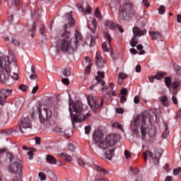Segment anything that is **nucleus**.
Here are the masks:
<instances>
[{
    "label": "nucleus",
    "mask_w": 181,
    "mask_h": 181,
    "mask_svg": "<svg viewBox=\"0 0 181 181\" xmlns=\"http://www.w3.org/2000/svg\"><path fill=\"white\" fill-rule=\"evenodd\" d=\"M46 160L51 165H56V163H57V160H56V158L50 154L47 155Z\"/></svg>",
    "instance_id": "obj_21"
},
{
    "label": "nucleus",
    "mask_w": 181,
    "mask_h": 181,
    "mask_svg": "<svg viewBox=\"0 0 181 181\" xmlns=\"http://www.w3.org/2000/svg\"><path fill=\"white\" fill-rule=\"evenodd\" d=\"M148 135L151 137L153 138L155 135H156V129H151L148 132Z\"/></svg>",
    "instance_id": "obj_37"
},
{
    "label": "nucleus",
    "mask_w": 181,
    "mask_h": 181,
    "mask_svg": "<svg viewBox=\"0 0 181 181\" xmlns=\"http://www.w3.org/2000/svg\"><path fill=\"white\" fill-rule=\"evenodd\" d=\"M136 49L139 50V54H145L146 52L144 50V46L142 45H138Z\"/></svg>",
    "instance_id": "obj_31"
},
{
    "label": "nucleus",
    "mask_w": 181,
    "mask_h": 181,
    "mask_svg": "<svg viewBox=\"0 0 181 181\" xmlns=\"http://www.w3.org/2000/svg\"><path fill=\"white\" fill-rule=\"evenodd\" d=\"M95 16L96 18H98V19H101L102 18L101 13L100 12V8H96V9L95 11Z\"/></svg>",
    "instance_id": "obj_39"
},
{
    "label": "nucleus",
    "mask_w": 181,
    "mask_h": 181,
    "mask_svg": "<svg viewBox=\"0 0 181 181\" xmlns=\"http://www.w3.org/2000/svg\"><path fill=\"white\" fill-rule=\"evenodd\" d=\"M59 156H61V158H63L64 160H66V162L71 163V161L73 160L71 156L67 154V153H62L59 154Z\"/></svg>",
    "instance_id": "obj_22"
},
{
    "label": "nucleus",
    "mask_w": 181,
    "mask_h": 181,
    "mask_svg": "<svg viewBox=\"0 0 181 181\" xmlns=\"http://www.w3.org/2000/svg\"><path fill=\"white\" fill-rule=\"evenodd\" d=\"M37 110L39 112L40 122L41 124H45V122H47V121H49L52 118V110L47 107H44L43 111L42 112V104L38 105Z\"/></svg>",
    "instance_id": "obj_7"
},
{
    "label": "nucleus",
    "mask_w": 181,
    "mask_h": 181,
    "mask_svg": "<svg viewBox=\"0 0 181 181\" xmlns=\"http://www.w3.org/2000/svg\"><path fill=\"white\" fill-rule=\"evenodd\" d=\"M181 172V168H176L173 170V174L176 176L177 175H179V173Z\"/></svg>",
    "instance_id": "obj_62"
},
{
    "label": "nucleus",
    "mask_w": 181,
    "mask_h": 181,
    "mask_svg": "<svg viewBox=\"0 0 181 181\" xmlns=\"http://www.w3.org/2000/svg\"><path fill=\"white\" fill-rule=\"evenodd\" d=\"M11 94H12V90L11 89L0 90V105H5L6 100Z\"/></svg>",
    "instance_id": "obj_13"
},
{
    "label": "nucleus",
    "mask_w": 181,
    "mask_h": 181,
    "mask_svg": "<svg viewBox=\"0 0 181 181\" xmlns=\"http://www.w3.org/2000/svg\"><path fill=\"white\" fill-rule=\"evenodd\" d=\"M124 156L126 159H129V158H131V152H129L128 150H125Z\"/></svg>",
    "instance_id": "obj_54"
},
{
    "label": "nucleus",
    "mask_w": 181,
    "mask_h": 181,
    "mask_svg": "<svg viewBox=\"0 0 181 181\" xmlns=\"http://www.w3.org/2000/svg\"><path fill=\"white\" fill-rule=\"evenodd\" d=\"M90 47H92V46H95V38H94V36L90 35Z\"/></svg>",
    "instance_id": "obj_46"
},
{
    "label": "nucleus",
    "mask_w": 181,
    "mask_h": 181,
    "mask_svg": "<svg viewBox=\"0 0 181 181\" xmlns=\"http://www.w3.org/2000/svg\"><path fill=\"white\" fill-rule=\"evenodd\" d=\"M45 32H46V26H45V25H42L40 29V35H42V36H44Z\"/></svg>",
    "instance_id": "obj_47"
},
{
    "label": "nucleus",
    "mask_w": 181,
    "mask_h": 181,
    "mask_svg": "<svg viewBox=\"0 0 181 181\" xmlns=\"http://www.w3.org/2000/svg\"><path fill=\"white\" fill-rule=\"evenodd\" d=\"M15 6H21L22 5V0H14Z\"/></svg>",
    "instance_id": "obj_57"
},
{
    "label": "nucleus",
    "mask_w": 181,
    "mask_h": 181,
    "mask_svg": "<svg viewBox=\"0 0 181 181\" xmlns=\"http://www.w3.org/2000/svg\"><path fill=\"white\" fill-rule=\"evenodd\" d=\"M63 74L65 77H69V76H71V71L70 69L66 68L63 71Z\"/></svg>",
    "instance_id": "obj_33"
},
{
    "label": "nucleus",
    "mask_w": 181,
    "mask_h": 181,
    "mask_svg": "<svg viewBox=\"0 0 181 181\" xmlns=\"http://www.w3.org/2000/svg\"><path fill=\"white\" fill-rule=\"evenodd\" d=\"M76 6L80 12H84V8L81 6V4H76Z\"/></svg>",
    "instance_id": "obj_61"
},
{
    "label": "nucleus",
    "mask_w": 181,
    "mask_h": 181,
    "mask_svg": "<svg viewBox=\"0 0 181 181\" xmlns=\"http://www.w3.org/2000/svg\"><path fill=\"white\" fill-rule=\"evenodd\" d=\"M165 6H160L158 8V12L160 15H163L165 13Z\"/></svg>",
    "instance_id": "obj_48"
},
{
    "label": "nucleus",
    "mask_w": 181,
    "mask_h": 181,
    "mask_svg": "<svg viewBox=\"0 0 181 181\" xmlns=\"http://www.w3.org/2000/svg\"><path fill=\"white\" fill-rule=\"evenodd\" d=\"M102 49L103 52H110L108 47H107V42H103L102 45Z\"/></svg>",
    "instance_id": "obj_51"
},
{
    "label": "nucleus",
    "mask_w": 181,
    "mask_h": 181,
    "mask_svg": "<svg viewBox=\"0 0 181 181\" xmlns=\"http://www.w3.org/2000/svg\"><path fill=\"white\" fill-rule=\"evenodd\" d=\"M64 128L63 127H60L59 126H57L54 128V132H57V134H61L63 132V129Z\"/></svg>",
    "instance_id": "obj_35"
},
{
    "label": "nucleus",
    "mask_w": 181,
    "mask_h": 181,
    "mask_svg": "<svg viewBox=\"0 0 181 181\" xmlns=\"http://www.w3.org/2000/svg\"><path fill=\"white\" fill-rule=\"evenodd\" d=\"M104 77H105V74L99 71H98V76L95 77V80L101 86H105V82L103 80Z\"/></svg>",
    "instance_id": "obj_16"
},
{
    "label": "nucleus",
    "mask_w": 181,
    "mask_h": 181,
    "mask_svg": "<svg viewBox=\"0 0 181 181\" xmlns=\"http://www.w3.org/2000/svg\"><path fill=\"white\" fill-rule=\"evenodd\" d=\"M61 135L64 136V138H70V136H71V134H70V129L64 128L62 130V133H61Z\"/></svg>",
    "instance_id": "obj_27"
},
{
    "label": "nucleus",
    "mask_w": 181,
    "mask_h": 181,
    "mask_svg": "<svg viewBox=\"0 0 181 181\" xmlns=\"http://www.w3.org/2000/svg\"><path fill=\"white\" fill-rule=\"evenodd\" d=\"M160 101L164 107H169V100H168V97L166 95H163L160 98Z\"/></svg>",
    "instance_id": "obj_25"
},
{
    "label": "nucleus",
    "mask_w": 181,
    "mask_h": 181,
    "mask_svg": "<svg viewBox=\"0 0 181 181\" xmlns=\"http://www.w3.org/2000/svg\"><path fill=\"white\" fill-rule=\"evenodd\" d=\"M172 101H173V104H175V105H177L178 102H177V98L176 96L172 97Z\"/></svg>",
    "instance_id": "obj_64"
},
{
    "label": "nucleus",
    "mask_w": 181,
    "mask_h": 181,
    "mask_svg": "<svg viewBox=\"0 0 181 181\" xmlns=\"http://www.w3.org/2000/svg\"><path fill=\"white\" fill-rule=\"evenodd\" d=\"M94 166H95V170L96 172H100V173H103V175H108V171L107 170L103 168V167H101L97 164H95Z\"/></svg>",
    "instance_id": "obj_23"
},
{
    "label": "nucleus",
    "mask_w": 181,
    "mask_h": 181,
    "mask_svg": "<svg viewBox=\"0 0 181 181\" xmlns=\"http://www.w3.org/2000/svg\"><path fill=\"white\" fill-rule=\"evenodd\" d=\"M62 83L64 84H65L66 86H69V84H70V81L69 80V78H64L62 80Z\"/></svg>",
    "instance_id": "obj_55"
},
{
    "label": "nucleus",
    "mask_w": 181,
    "mask_h": 181,
    "mask_svg": "<svg viewBox=\"0 0 181 181\" xmlns=\"http://www.w3.org/2000/svg\"><path fill=\"white\" fill-rule=\"evenodd\" d=\"M77 162L79 165V166H82V168H84L86 166V163L81 158H78Z\"/></svg>",
    "instance_id": "obj_50"
},
{
    "label": "nucleus",
    "mask_w": 181,
    "mask_h": 181,
    "mask_svg": "<svg viewBox=\"0 0 181 181\" xmlns=\"http://www.w3.org/2000/svg\"><path fill=\"white\" fill-rule=\"evenodd\" d=\"M18 88L21 90V91H28V86L25 84L20 85Z\"/></svg>",
    "instance_id": "obj_43"
},
{
    "label": "nucleus",
    "mask_w": 181,
    "mask_h": 181,
    "mask_svg": "<svg viewBox=\"0 0 181 181\" xmlns=\"http://www.w3.org/2000/svg\"><path fill=\"white\" fill-rule=\"evenodd\" d=\"M92 10L93 8H91V6L87 5L86 9L84 11L83 13H87L88 15H90V13H91Z\"/></svg>",
    "instance_id": "obj_42"
},
{
    "label": "nucleus",
    "mask_w": 181,
    "mask_h": 181,
    "mask_svg": "<svg viewBox=\"0 0 181 181\" xmlns=\"http://www.w3.org/2000/svg\"><path fill=\"white\" fill-rule=\"evenodd\" d=\"M69 112L71 118V124L75 127L77 122H83L87 118H90V115L87 113L84 115V105L79 101L74 102L71 98H69Z\"/></svg>",
    "instance_id": "obj_2"
},
{
    "label": "nucleus",
    "mask_w": 181,
    "mask_h": 181,
    "mask_svg": "<svg viewBox=\"0 0 181 181\" xmlns=\"http://www.w3.org/2000/svg\"><path fill=\"white\" fill-rule=\"evenodd\" d=\"M114 152H115V149H111L105 152V157L108 160H111L112 159V156H114Z\"/></svg>",
    "instance_id": "obj_24"
},
{
    "label": "nucleus",
    "mask_w": 181,
    "mask_h": 181,
    "mask_svg": "<svg viewBox=\"0 0 181 181\" xmlns=\"http://www.w3.org/2000/svg\"><path fill=\"white\" fill-rule=\"evenodd\" d=\"M126 77H127V74L124 73H119L118 74V78H120L121 80H124V78H125Z\"/></svg>",
    "instance_id": "obj_60"
},
{
    "label": "nucleus",
    "mask_w": 181,
    "mask_h": 181,
    "mask_svg": "<svg viewBox=\"0 0 181 181\" xmlns=\"http://www.w3.org/2000/svg\"><path fill=\"white\" fill-rule=\"evenodd\" d=\"M88 23V28L90 29V30L92 32V33H95V30H97V20L95 18H93L91 25L90 24V21H87Z\"/></svg>",
    "instance_id": "obj_17"
},
{
    "label": "nucleus",
    "mask_w": 181,
    "mask_h": 181,
    "mask_svg": "<svg viewBox=\"0 0 181 181\" xmlns=\"http://www.w3.org/2000/svg\"><path fill=\"white\" fill-rule=\"evenodd\" d=\"M116 112H117V114H124V108L117 107L116 108Z\"/></svg>",
    "instance_id": "obj_59"
},
{
    "label": "nucleus",
    "mask_w": 181,
    "mask_h": 181,
    "mask_svg": "<svg viewBox=\"0 0 181 181\" xmlns=\"http://www.w3.org/2000/svg\"><path fill=\"white\" fill-rule=\"evenodd\" d=\"M103 132L100 130H95L93 135V140L96 144L100 142L101 139H103Z\"/></svg>",
    "instance_id": "obj_15"
},
{
    "label": "nucleus",
    "mask_w": 181,
    "mask_h": 181,
    "mask_svg": "<svg viewBox=\"0 0 181 181\" xmlns=\"http://www.w3.org/2000/svg\"><path fill=\"white\" fill-rule=\"evenodd\" d=\"M132 8H134V4L129 1H125L120 4L118 10L119 18L127 21L132 12Z\"/></svg>",
    "instance_id": "obj_5"
},
{
    "label": "nucleus",
    "mask_w": 181,
    "mask_h": 181,
    "mask_svg": "<svg viewBox=\"0 0 181 181\" xmlns=\"http://www.w3.org/2000/svg\"><path fill=\"white\" fill-rule=\"evenodd\" d=\"M130 170L131 172H132L133 174L134 175H136L138 173V172H139V170L138 168H130Z\"/></svg>",
    "instance_id": "obj_63"
},
{
    "label": "nucleus",
    "mask_w": 181,
    "mask_h": 181,
    "mask_svg": "<svg viewBox=\"0 0 181 181\" xmlns=\"http://www.w3.org/2000/svg\"><path fill=\"white\" fill-rule=\"evenodd\" d=\"M146 118L148 117H146L145 115H141L137 116L133 122V125L136 127V128L141 125L142 139H145V137L146 136V128L144 127L146 122Z\"/></svg>",
    "instance_id": "obj_8"
},
{
    "label": "nucleus",
    "mask_w": 181,
    "mask_h": 181,
    "mask_svg": "<svg viewBox=\"0 0 181 181\" xmlns=\"http://www.w3.org/2000/svg\"><path fill=\"white\" fill-rule=\"evenodd\" d=\"M113 128H117V129H121L122 132H124V129H122V126L119 124L118 122H115L112 124Z\"/></svg>",
    "instance_id": "obj_36"
},
{
    "label": "nucleus",
    "mask_w": 181,
    "mask_h": 181,
    "mask_svg": "<svg viewBox=\"0 0 181 181\" xmlns=\"http://www.w3.org/2000/svg\"><path fill=\"white\" fill-rule=\"evenodd\" d=\"M174 69L175 70L176 74L181 77V67L179 66L177 64H174Z\"/></svg>",
    "instance_id": "obj_30"
},
{
    "label": "nucleus",
    "mask_w": 181,
    "mask_h": 181,
    "mask_svg": "<svg viewBox=\"0 0 181 181\" xmlns=\"http://www.w3.org/2000/svg\"><path fill=\"white\" fill-rule=\"evenodd\" d=\"M48 176L52 181H57V175L52 171H48Z\"/></svg>",
    "instance_id": "obj_28"
},
{
    "label": "nucleus",
    "mask_w": 181,
    "mask_h": 181,
    "mask_svg": "<svg viewBox=\"0 0 181 181\" xmlns=\"http://www.w3.org/2000/svg\"><path fill=\"white\" fill-rule=\"evenodd\" d=\"M11 43L13 45H15V46H21V44L19 43V41L15 38H12Z\"/></svg>",
    "instance_id": "obj_52"
},
{
    "label": "nucleus",
    "mask_w": 181,
    "mask_h": 181,
    "mask_svg": "<svg viewBox=\"0 0 181 181\" xmlns=\"http://www.w3.org/2000/svg\"><path fill=\"white\" fill-rule=\"evenodd\" d=\"M95 60L97 67H103V57H101V53H100V52H97Z\"/></svg>",
    "instance_id": "obj_19"
},
{
    "label": "nucleus",
    "mask_w": 181,
    "mask_h": 181,
    "mask_svg": "<svg viewBox=\"0 0 181 181\" xmlns=\"http://www.w3.org/2000/svg\"><path fill=\"white\" fill-rule=\"evenodd\" d=\"M164 81L168 88H170V86H172V78H170L169 76H167L165 78Z\"/></svg>",
    "instance_id": "obj_29"
},
{
    "label": "nucleus",
    "mask_w": 181,
    "mask_h": 181,
    "mask_svg": "<svg viewBox=\"0 0 181 181\" xmlns=\"http://www.w3.org/2000/svg\"><path fill=\"white\" fill-rule=\"evenodd\" d=\"M36 30V22H33L32 27L30 29V32L34 33Z\"/></svg>",
    "instance_id": "obj_56"
},
{
    "label": "nucleus",
    "mask_w": 181,
    "mask_h": 181,
    "mask_svg": "<svg viewBox=\"0 0 181 181\" xmlns=\"http://www.w3.org/2000/svg\"><path fill=\"white\" fill-rule=\"evenodd\" d=\"M180 86V83L179 81H174L172 84V88L173 90L177 89V87Z\"/></svg>",
    "instance_id": "obj_45"
},
{
    "label": "nucleus",
    "mask_w": 181,
    "mask_h": 181,
    "mask_svg": "<svg viewBox=\"0 0 181 181\" xmlns=\"http://www.w3.org/2000/svg\"><path fill=\"white\" fill-rule=\"evenodd\" d=\"M87 101L88 105L90 107L93 112L95 113L101 108L104 104V99L103 98H97L93 95L87 96Z\"/></svg>",
    "instance_id": "obj_6"
},
{
    "label": "nucleus",
    "mask_w": 181,
    "mask_h": 181,
    "mask_svg": "<svg viewBox=\"0 0 181 181\" xmlns=\"http://www.w3.org/2000/svg\"><path fill=\"white\" fill-rule=\"evenodd\" d=\"M19 127L22 134H25L28 129H32V120H30V117L23 118L19 124Z\"/></svg>",
    "instance_id": "obj_12"
},
{
    "label": "nucleus",
    "mask_w": 181,
    "mask_h": 181,
    "mask_svg": "<svg viewBox=\"0 0 181 181\" xmlns=\"http://www.w3.org/2000/svg\"><path fill=\"white\" fill-rule=\"evenodd\" d=\"M117 144V136L114 134L109 135L106 138L99 142L98 146L100 149H105L110 148L111 145H115Z\"/></svg>",
    "instance_id": "obj_10"
},
{
    "label": "nucleus",
    "mask_w": 181,
    "mask_h": 181,
    "mask_svg": "<svg viewBox=\"0 0 181 181\" xmlns=\"http://www.w3.org/2000/svg\"><path fill=\"white\" fill-rule=\"evenodd\" d=\"M6 158L11 162V164L8 167V172L11 173H22V169L23 168V163L21 158L14 156L12 153H7Z\"/></svg>",
    "instance_id": "obj_4"
},
{
    "label": "nucleus",
    "mask_w": 181,
    "mask_h": 181,
    "mask_svg": "<svg viewBox=\"0 0 181 181\" xmlns=\"http://www.w3.org/2000/svg\"><path fill=\"white\" fill-rule=\"evenodd\" d=\"M90 132H91V126H86L85 127V134H86V135H88Z\"/></svg>",
    "instance_id": "obj_53"
},
{
    "label": "nucleus",
    "mask_w": 181,
    "mask_h": 181,
    "mask_svg": "<svg viewBox=\"0 0 181 181\" xmlns=\"http://www.w3.org/2000/svg\"><path fill=\"white\" fill-rule=\"evenodd\" d=\"M66 18L68 20L69 26L70 28H73L74 25H76V22L74 21V18H73V12H69L66 14Z\"/></svg>",
    "instance_id": "obj_18"
},
{
    "label": "nucleus",
    "mask_w": 181,
    "mask_h": 181,
    "mask_svg": "<svg viewBox=\"0 0 181 181\" xmlns=\"http://www.w3.org/2000/svg\"><path fill=\"white\" fill-rule=\"evenodd\" d=\"M143 5H144L146 8H149V6H151V3H149L148 0H143Z\"/></svg>",
    "instance_id": "obj_58"
},
{
    "label": "nucleus",
    "mask_w": 181,
    "mask_h": 181,
    "mask_svg": "<svg viewBox=\"0 0 181 181\" xmlns=\"http://www.w3.org/2000/svg\"><path fill=\"white\" fill-rule=\"evenodd\" d=\"M105 26L106 28H108L109 29H112V30H114V29H115V24L114 23V22L110 20H107L105 22Z\"/></svg>",
    "instance_id": "obj_26"
},
{
    "label": "nucleus",
    "mask_w": 181,
    "mask_h": 181,
    "mask_svg": "<svg viewBox=\"0 0 181 181\" xmlns=\"http://www.w3.org/2000/svg\"><path fill=\"white\" fill-rule=\"evenodd\" d=\"M114 86H115L114 83H110V87H109V88H110V90H111V92L109 93V95H111V94H112V95H115V91L112 90H114Z\"/></svg>",
    "instance_id": "obj_40"
},
{
    "label": "nucleus",
    "mask_w": 181,
    "mask_h": 181,
    "mask_svg": "<svg viewBox=\"0 0 181 181\" xmlns=\"http://www.w3.org/2000/svg\"><path fill=\"white\" fill-rule=\"evenodd\" d=\"M74 36L75 37L70 39V32L64 31L62 35L63 39L58 40L56 44L57 50L58 52L74 53L78 47V43L83 40V35L78 30H75Z\"/></svg>",
    "instance_id": "obj_1"
},
{
    "label": "nucleus",
    "mask_w": 181,
    "mask_h": 181,
    "mask_svg": "<svg viewBox=\"0 0 181 181\" xmlns=\"http://www.w3.org/2000/svg\"><path fill=\"white\" fill-rule=\"evenodd\" d=\"M38 177L40 178V180L43 181V180H46V174L40 172L38 173Z\"/></svg>",
    "instance_id": "obj_41"
},
{
    "label": "nucleus",
    "mask_w": 181,
    "mask_h": 181,
    "mask_svg": "<svg viewBox=\"0 0 181 181\" xmlns=\"http://www.w3.org/2000/svg\"><path fill=\"white\" fill-rule=\"evenodd\" d=\"M162 155H163V150L160 148L156 150V154H153L151 151L147 150L144 153V162H147L148 157L151 158L153 160H156L155 165H159V159H160V156H162Z\"/></svg>",
    "instance_id": "obj_9"
},
{
    "label": "nucleus",
    "mask_w": 181,
    "mask_h": 181,
    "mask_svg": "<svg viewBox=\"0 0 181 181\" xmlns=\"http://www.w3.org/2000/svg\"><path fill=\"white\" fill-rule=\"evenodd\" d=\"M168 74H166V72H158L157 73L156 75L153 76H149V81L150 83H153V80H160L162 78H163L164 77H166Z\"/></svg>",
    "instance_id": "obj_14"
},
{
    "label": "nucleus",
    "mask_w": 181,
    "mask_h": 181,
    "mask_svg": "<svg viewBox=\"0 0 181 181\" xmlns=\"http://www.w3.org/2000/svg\"><path fill=\"white\" fill-rule=\"evenodd\" d=\"M164 127L165 128V131L163 133V138H168V135H169V132L168 131V123H164Z\"/></svg>",
    "instance_id": "obj_34"
},
{
    "label": "nucleus",
    "mask_w": 181,
    "mask_h": 181,
    "mask_svg": "<svg viewBox=\"0 0 181 181\" xmlns=\"http://www.w3.org/2000/svg\"><path fill=\"white\" fill-rule=\"evenodd\" d=\"M68 150L71 152H74V151H76V146H74V144L72 143H69L68 144Z\"/></svg>",
    "instance_id": "obj_38"
},
{
    "label": "nucleus",
    "mask_w": 181,
    "mask_h": 181,
    "mask_svg": "<svg viewBox=\"0 0 181 181\" xmlns=\"http://www.w3.org/2000/svg\"><path fill=\"white\" fill-rule=\"evenodd\" d=\"M9 66H11L9 57H0V81L6 84H8L10 78L18 80L19 78L16 73H13V76H11V67Z\"/></svg>",
    "instance_id": "obj_3"
},
{
    "label": "nucleus",
    "mask_w": 181,
    "mask_h": 181,
    "mask_svg": "<svg viewBox=\"0 0 181 181\" xmlns=\"http://www.w3.org/2000/svg\"><path fill=\"white\" fill-rule=\"evenodd\" d=\"M110 54L113 60H118V59L119 58V55L118 54H115L114 52H111Z\"/></svg>",
    "instance_id": "obj_49"
},
{
    "label": "nucleus",
    "mask_w": 181,
    "mask_h": 181,
    "mask_svg": "<svg viewBox=\"0 0 181 181\" xmlns=\"http://www.w3.org/2000/svg\"><path fill=\"white\" fill-rule=\"evenodd\" d=\"M91 71V64H88L85 69V74H90Z\"/></svg>",
    "instance_id": "obj_44"
},
{
    "label": "nucleus",
    "mask_w": 181,
    "mask_h": 181,
    "mask_svg": "<svg viewBox=\"0 0 181 181\" xmlns=\"http://www.w3.org/2000/svg\"><path fill=\"white\" fill-rule=\"evenodd\" d=\"M133 34L134 36L132 38V41L130 42V45L132 47H135L136 45H138V40H136L137 36H144V35H146V30H141L138 27H134L133 28Z\"/></svg>",
    "instance_id": "obj_11"
},
{
    "label": "nucleus",
    "mask_w": 181,
    "mask_h": 181,
    "mask_svg": "<svg viewBox=\"0 0 181 181\" xmlns=\"http://www.w3.org/2000/svg\"><path fill=\"white\" fill-rule=\"evenodd\" d=\"M149 35L152 40H157V39H160V37H162V35L159 32L150 31Z\"/></svg>",
    "instance_id": "obj_20"
},
{
    "label": "nucleus",
    "mask_w": 181,
    "mask_h": 181,
    "mask_svg": "<svg viewBox=\"0 0 181 181\" xmlns=\"http://www.w3.org/2000/svg\"><path fill=\"white\" fill-rule=\"evenodd\" d=\"M104 36L105 39H107L109 46H111V40H112V37H111V35H110L108 33H104Z\"/></svg>",
    "instance_id": "obj_32"
}]
</instances>
